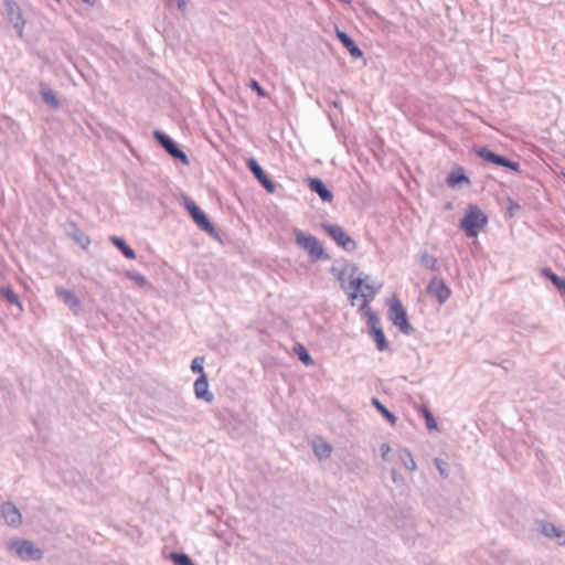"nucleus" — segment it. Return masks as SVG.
Masks as SVG:
<instances>
[{"label": "nucleus", "instance_id": "24", "mask_svg": "<svg viewBox=\"0 0 565 565\" xmlns=\"http://www.w3.org/2000/svg\"><path fill=\"white\" fill-rule=\"evenodd\" d=\"M397 455H398V459L401 460V462L407 470H409V471L416 470V468H417L416 462L413 458V455L411 454V451L407 448L398 449Z\"/></svg>", "mask_w": 565, "mask_h": 565}, {"label": "nucleus", "instance_id": "43", "mask_svg": "<svg viewBox=\"0 0 565 565\" xmlns=\"http://www.w3.org/2000/svg\"><path fill=\"white\" fill-rule=\"evenodd\" d=\"M84 3H87L89 6H95L96 0H82Z\"/></svg>", "mask_w": 565, "mask_h": 565}, {"label": "nucleus", "instance_id": "5", "mask_svg": "<svg viewBox=\"0 0 565 565\" xmlns=\"http://www.w3.org/2000/svg\"><path fill=\"white\" fill-rule=\"evenodd\" d=\"M388 313L393 324L396 326L402 333L409 335L415 331L414 327L408 322L407 313L397 297L392 299Z\"/></svg>", "mask_w": 565, "mask_h": 565}, {"label": "nucleus", "instance_id": "32", "mask_svg": "<svg viewBox=\"0 0 565 565\" xmlns=\"http://www.w3.org/2000/svg\"><path fill=\"white\" fill-rule=\"evenodd\" d=\"M171 559L175 565H195L192 559L184 553H172Z\"/></svg>", "mask_w": 565, "mask_h": 565}, {"label": "nucleus", "instance_id": "40", "mask_svg": "<svg viewBox=\"0 0 565 565\" xmlns=\"http://www.w3.org/2000/svg\"><path fill=\"white\" fill-rule=\"evenodd\" d=\"M184 206L189 211V213H192L196 207H199L196 205V203L193 200H190V199H186L184 201Z\"/></svg>", "mask_w": 565, "mask_h": 565}, {"label": "nucleus", "instance_id": "34", "mask_svg": "<svg viewBox=\"0 0 565 565\" xmlns=\"http://www.w3.org/2000/svg\"><path fill=\"white\" fill-rule=\"evenodd\" d=\"M74 238L85 249L90 244L89 237L84 232H82L79 230H77L76 233L74 234Z\"/></svg>", "mask_w": 565, "mask_h": 565}, {"label": "nucleus", "instance_id": "36", "mask_svg": "<svg viewBox=\"0 0 565 565\" xmlns=\"http://www.w3.org/2000/svg\"><path fill=\"white\" fill-rule=\"evenodd\" d=\"M434 462H435V466H436L437 470L439 471V473L444 478H447L448 477V465H447V462H445L440 458H435Z\"/></svg>", "mask_w": 565, "mask_h": 565}, {"label": "nucleus", "instance_id": "23", "mask_svg": "<svg viewBox=\"0 0 565 565\" xmlns=\"http://www.w3.org/2000/svg\"><path fill=\"white\" fill-rule=\"evenodd\" d=\"M110 242L124 254L128 259H135V250L119 236H111Z\"/></svg>", "mask_w": 565, "mask_h": 565}, {"label": "nucleus", "instance_id": "18", "mask_svg": "<svg viewBox=\"0 0 565 565\" xmlns=\"http://www.w3.org/2000/svg\"><path fill=\"white\" fill-rule=\"evenodd\" d=\"M337 38L343 44V46L349 51L351 56L359 58L363 56L362 50L356 45L354 40L345 32L337 30Z\"/></svg>", "mask_w": 565, "mask_h": 565}, {"label": "nucleus", "instance_id": "16", "mask_svg": "<svg viewBox=\"0 0 565 565\" xmlns=\"http://www.w3.org/2000/svg\"><path fill=\"white\" fill-rule=\"evenodd\" d=\"M309 188L315 192L323 202H331L333 199L332 192L328 189L320 178H311L309 180Z\"/></svg>", "mask_w": 565, "mask_h": 565}, {"label": "nucleus", "instance_id": "4", "mask_svg": "<svg viewBox=\"0 0 565 565\" xmlns=\"http://www.w3.org/2000/svg\"><path fill=\"white\" fill-rule=\"evenodd\" d=\"M7 548L8 551L15 553L17 556L24 562L40 561L43 557V551L25 539H13L8 541Z\"/></svg>", "mask_w": 565, "mask_h": 565}, {"label": "nucleus", "instance_id": "7", "mask_svg": "<svg viewBox=\"0 0 565 565\" xmlns=\"http://www.w3.org/2000/svg\"><path fill=\"white\" fill-rule=\"evenodd\" d=\"M153 137L174 160L180 161L184 166L190 164V160L186 153L180 149L179 146L168 135L161 130H156L153 132Z\"/></svg>", "mask_w": 565, "mask_h": 565}, {"label": "nucleus", "instance_id": "42", "mask_svg": "<svg viewBox=\"0 0 565 565\" xmlns=\"http://www.w3.org/2000/svg\"><path fill=\"white\" fill-rule=\"evenodd\" d=\"M178 7H179V9L184 10V8H185V1H184V0H179V1H178Z\"/></svg>", "mask_w": 565, "mask_h": 565}, {"label": "nucleus", "instance_id": "41", "mask_svg": "<svg viewBox=\"0 0 565 565\" xmlns=\"http://www.w3.org/2000/svg\"><path fill=\"white\" fill-rule=\"evenodd\" d=\"M391 476H392V480H393V482H395V483H396V482L398 481V475H397L396 469H392V470H391Z\"/></svg>", "mask_w": 565, "mask_h": 565}, {"label": "nucleus", "instance_id": "37", "mask_svg": "<svg viewBox=\"0 0 565 565\" xmlns=\"http://www.w3.org/2000/svg\"><path fill=\"white\" fill-rule=\"evenodd\" d=\"M500 167L508 168L513 171H519L520 163L518 161H512L505 157H503V162L499 164Z\"/></svg>", "mask_w": 565, "mask_h": 565}, {"label": "nucleus", "instance_id": "31", "mask_svg": "<svg viewBox=\"0 0 565 565\" xmlns=\"http://www.w3.org/2000/svg\"><path fill=\"white\" fill-rule=\"evenodd\" d=\"M420 264L431 270H436L438 265L436 257L426 252L420 256Z\"/></svg>", "mask_w": 565, "mask_h": 565}, {"label": "nucleus", "instance_id": "22", "mask_svg": "<svg viewBox=\"0 0 565 565\" xmlns=\"http://www.w3.org/2000/svg\"><path fill=\"white\" fill-rule=\"evenodd\" d=\"M367 278H369V276L363 278V286L359 290V297L361 296L364 299L362 308H366L370 299H372L375 296V294L381 289V285H379L376 288H373L372 285L367 284L366 282Z\"/></svg>", "mask_w": 565, "mask_h": 565}, {"label": "nucleus", "instance_id": "1", "mask_svg": "<svg viewBox=\"0 0 565 565\" xmlns=\"http://www.w3.org/2000/svg\"><path fill=\"white\" fill-rule=\"evenodd\" d=\"M332 271L335 273V276L341 282L342 288L347 291L349 298L352 300V305H354L353 300L359 297V290L363 286V277L359 271L358 266L354 263H348L343 266L342 269L338 270L332 268Z\"/></svg>", "mask_w": 565, "mask_h": 565}, {"label": "nucleus", "instance_id": "3", "mask_svg": "<svg viewBox=\"0 0 565 565\" xmlns=\"http://www.w3.org/2000/svg\"><path fill=\"white\" fill-rule=\"evenodd\" d=\"M296 244L307 252L312 260L327 259L328 255L324 253L323 247L318 238L309 233L299 228H294Z\"/></svg>", "mask_w": 565, "mask_h": 565}, {"label": "nucleus", "instance_id": "12", "mask_svg": "<svg viewBox=\"0 0 565 565\" xmlns=\"http://www.w3.org/2000/svg\"><path fill=\"white\" fill-rule=\"evenodd\" d=\"M247 167L250 172L255 175V178L259 181V183L264 186V189L268 193H274L276 191L275 183L269 179V177L265 173L263 168L258 164L255 158H249L247 161Z\"/></svg>", "mask_w": 565, "mask_h": 565}, {"label": "nucleus", "instance_id": "20", "mask_svg": "<svg viewBox=\"0 0 565 565\" xmlns=\"http://www.w3.org/2000/svg\"><path fill=\"white\" fill-rule=\"evenodd\" d=\"M461 183H466V184H469L470 183V180L469 178L465 174V171L462 168H456L454 169L447 177V184L450 186V188H455Z\"/></svg>", "mask_w": 565, "mask_h": 565}, {"label": "nucleus", "instance_id": "27", "mask_svg": "<svg viewBox=\"0 0 565 565\" xmlns=\"http://www.w3.org/2000/svg\"><path fill=\"white\" fill-rule=\"evenodd\" d=\"M372 404L392 425L396 424L397 417L392 412H390L376 397L372 398Z\"/></svg>", "mask_w": 565, "mask_h": 565}, {"label": "nucleus", "instance_id": "13", "mask_svg": "<svg viewBox=\"0 0 565 565\" xmlns=\"http://www.w3.org/2000/svg\"><path fill=\"white\" fill-rule=\"evenodd\" d=\"M190 215L193 218L194 223L202 231L206 232L211 237H213L215 239H220L218 232L213 226V224L209 221L207 216L200 207H196L192 213H190Z\"/></svg>", "mask_w": 565, "mask_h": 565}, {"label": "nucleus", "instance_id": "28", "mask_svg": "<svg viewBox=\"0 0 565 565\" xmlns=\"http://www.w3.org/2000/svg\"><path fill=\"white\" fill-rule=\"evenodd\" d=\"M0 295L3 296L10 303L18 306L22 309L18 295L13 291L10 286H3L0 288Z\"/></svg>", "mask_w": 565, "mask_h": 565}, {"label": "nucleus", "instance_id": "38", "mask_svg": "<svg viewBox=\"0 0 565 565\" xmlns=\"http://www.w3.org/2000/svg\"><path fill=\"white\" fill-rule=\"evenodd\" d=\"M249 87L252 89H254L258 96L260 97H264L266 94H265V90L263 89V87L259 85V83L255 79H252L250 83H249Z\"/></svg>", "mask_w": 565, "mask_h": 565}, {"label": "nucleus", "instance_id": "33", "mask_svg": "<svg viewBox=\"0 0 565 565\" xmlns=\"http://www.w3.org/2000/svg\"><path fill=\"white\" fill-rule=\"evenodd\" d=\"M423 416L426 420V427L430 429H438V425L431 413L427 408H423Z\"/></svg>", "mask_w": 565, "mask_h": 565}, {"label": "nucleus", "instance_id": "15", "mask_svg": "<svg viewBox=\"0 0 565 565\" xmlns=\"http://www.w3.org/2000/svg\"><path fill=\"white\" fill-rule=\"evenodd\" d=\"M56 295L58 296V298H61L65 302V305L68 306V308L75 315H77L81 311V309H82L81 300L72 290L65 289L63 287H57Z\"/></svg>", "mask_w": 565, "mask_h": 565}, {"label": "nucleus", "instance_id": "17", "mask_svg": "<svg viewBox=\"0 0 565 565\" xmlns=\"http://www.w3.org/2000/svg\"><path fill=\"white\" fill-rule=\"evenodd\" d=\"M540 530L548 539H557L561 545H565V531L550 522H541Z\"/></svg>", "mask_w": 565, "mask_h": 565}, {"label": "nucleus", "instance_id": "35", "mask_svg": "<svg viewBox=\"0 0 565 565\" xmlns=\"http://www.w3.org/2000/svg\"><path fill=\"white\" fill-rule=\"evenodd\" d=\"M203 364H204V358L203 356L194 358L192 363H191V371L193 373H200L201 375L205 374L204 373V369H203Z\"/></svg>", "mask_w": 565, "mask_h": 565}, {"label": "nucleus", "instance_id": "9", "mask_svg": "<svg viewBox=\"0 0 565 565\" xmlns=\"http://www.w3.org/2000/svg\"><path fill=\"white\" fill-rule=\"evenodd\" d=\"M4 7L9 21L13 24L19 35L22 36L25 20L23 18L20 6L14 0H4Z\"/></svg>", "mask_w": 565, "mask_h": 565}, {"label": "nucleus", "instance_id": "2", "mask_svg": "<svg viewBox=\"0 0 565 565\" xmlns=\"http://www.w3.org/2000/svg\"><path fill=\"white\" fill-rule=\"evenodd\" d=\"M487 215L477 206L469 205L465 217L460 221V227L468 237H477L479 232L487 225Z\"/></svg>", "mask_w": 565, "mask_h": 565}, {"label": "nucleus", "instance_id": "11", "mask_svg": "<svg viewBox=\"0 0 565 565\" xmlns=\"http://www.w3.org/2000/svg\"><path fill=\"white\" fill-rule=\"evenodd\" d=\"M0 513L7 525L11 527H18L21 525L22 514L11 501H7L0 505Z\"/></svg>", "mask_w": 565, "mask_h": 565}, {"label": "nucleus", "instance_id": "30", "mask_svg": "<svg viewBox=\"0 0 565 565\" xmlns=\"http://www.w3.org/2000/svg\"><path fill=\"white\" fill-rule=\"evenodd\" d=\"M125 275L127 278L135 281L141 288H145L148 286L147 278L143 275H141L140 273H137L134 270H127Z\"/></svg>", "mask_w": 565, "mask_h": 565}, {"label": "nucleus", "instance_id": "10", "mask_svg": "<svg viewBox=\"0 0 565 565\" xmlns=\"http://www.w3.org/2000/svg\"><path fill=\"white\" fill-rule=\"evenodd\" d=\"M426 291L429 296L435 297L440 305H444L451 295V290L446 285L445 280L438 277L429 281Z\"/></svg>", "mask_w": 565, "mask_h": 565}, {"label": "nucleus", "instance_id": "14", "mask_svg": "<svg viewBox=\"0 0 565 565\" xmlns=\"http://www.w3.org/2000/svg\"><path fill=\"white\" fill-rule=\"evenodd\" d=\"M194 394L198 399L205 401L206 403H212L214 399V395L209 390V380L206 374L200 375L194 382Z\"/></svg>", "mask_w": 565, "mask_h": 565}, {"label": "nucleus", "instance_id": "8", "mask_svg": "<svg viewBox=\"0 0 565 565\" xmlns=\"http://www.w3.org/2000/svg\"><path fill=\"white\" fill-rule=\"evenodd\" d=\"M367 324L371 329V334L376 342V348L379 351H386L388 349V343L386 341L384 331L381 327L380 319L375 312H373L370 308L366 311Z\"/></svg>", "mask_w": 565, "mask_h": 565}, {"label": "nucleus", "instance_id": "25", "mask_svg": "<svg viewBox=\"0 0 565 565\" xmlns=\"http://www.w3.org/2000/svg\"><path fill=\"white\" fill-rule=\"evenodd\" d=\"M477 154L486 160V161H489L493 164H497L499 166L500 163L503 162V156H500L498 153H494L493 151H491L490 149L488 148H480L477 150Z\"/></svg>", "mask_w": 565, "mask_h": 565}, {"label": "nucleus", "instance_id": "39", "mask_svg": "<svg viewBox=\"0 0 565 565\" xmlns=\"http://www.w3.org/2000/svg\"><path fill=\"white\" fill-rule=\"evenodd\" d=\"M380 451H381V457L383 460H387L388 459V454L391 452V447L388 444H382L380 446Z\"/></svg>", "mask_w": 565, "mask_h": 565}, {"label": "nucleus", "instance_id": "26", "mask_svg": "<svg viewBox=\"0 0 565 565\" xmlns=\"http://www.w3.org/2000/svg\"><path fill=\"white\" fill-rule=\"evenodd\" d=\"M543 275L547 277L553 285L562 292V295L565 297V278H562L554 274L550 268H544L542 270Z\"/></svg>", "mask_w": 565, "mask_h": 565}, {"label": "nucleus", "instance_id": "21", "mask_svg": "<svg viewBox=\"0 0 565 565\" xmlns=\"http://www.w3.org/2000/svg\"><path fill=\"white\" fill-rule=\"evenodd\" d=\"M312 448H313L315 455L320 460L329 458L331 456V452H332L331 445L329 443L322 440L321 438H319L318 440H315L312 443Z\"/></svg>", "mask_w": 565, "mask_h": 565}, {"label": "nucleus", "instance_id": "6", "mask_svg": "<svg viewBox=\"0 0 565 565\" xmlns=\"http://www.w3.org/2000/svg\"><path fill=\"white\" fill-rule=\"evenodd\" d=\"M320 226L345 252H353L356 248L355 241L340 225L321 223Z\"/></svg>", "mask_w": 565, "mask_h": 565}, {"label": "nucleus", "instance_id": "19", "mask_svg": "<svg viewBox=\"0 0 565 565\" xmlns=\"http://www.w3.org/2000/svg\"><path fill=\"white\" fill-rule=\"evenodd\" d=\"M40 94L44 103L52 109H58L61 104L54 90L45 83H40Z\"/></svg>", "mask_w": 565, "mask_h": 565}, {"label": "nucleus", "instance_id": "29", "mask_svg": "<svg viewBox=\"0 0 565 565\" xmlns=\"http://www.w3.org/2000/svg\"><path fill=\"white\" fill-rule=\"evenodd\" d=\"M295 352L298 354V358L299 360L305 364V365H313V359L311 358V355L309 354V352L306 350V348L301 344H298L297 347H295Z\"/></svg>", "mask_w": 565, "mask_h": 565}]
</instances>
